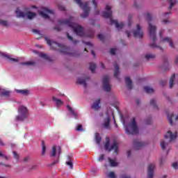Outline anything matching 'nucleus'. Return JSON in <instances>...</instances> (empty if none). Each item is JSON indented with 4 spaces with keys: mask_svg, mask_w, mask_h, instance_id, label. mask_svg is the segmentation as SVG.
Masks as SVG:
<instances>
[{
    "mask_svg": "<svg viewBox=\"0 0 178 178\" xmlns=\"http://www.w3.org/2000/svg\"><path fill=\"white\" fill-rule=\"evenodd\" d=\"M57 6H58L59 10H65V7L62 4H58Z\"/></svg>",
    "mask_w": 178,
    "mask_h": 178,
    "instance_id": "a18cd8bd",
    "label": "nucleus"
},
{
    "mask_svg": "<svg viewBox=\"0 0 178 178\" xmlns=\"http://www.w3.org/2000/svg\"><path fill=\"white\" fill-rule=\"evenodd\" d=\"M100 66L102 69H105V65H104V63H101Z\"/></svg>",
    "mask_w": 178,
    "mask_h": 178,
    "instance_id": "6e6d98bb",
    "label": "nucleus"
},
{
    "mask_svg": "<svg viewBox=\"0 0 178 178\" xmlns=\"http://www.w3.org/2000/svg\"><path fill=\"white\" fill-rule=\"evenodd\" d=\"M33 33H35V34H41L40 31L37 29H33Z\"/></svg>",
    "mask_w": 178,
    "mask_h": 178,
    "instance_id": "864d4df0",
    "label": "nucleus"
},
{
    "mask_svg": "<svg viewBox=\"0 0 178 178\" xmlns=\"http://www.w3.org/2000/svg\"><path fill=\"white\" fill-rule=\"evenodd\" d=\"M134 6H135V8H138V6L137 5V3H134Z\"/></svg>",
    "mask_w": 178,
    "mask_h": 178,
    "instance_id": "e2e57ef3",
    "label": "nucleus"
},
{
    "mask_svg": "<svg viewBox=\"0 0 178 178\" xmlns=\"http://www.w3.org/2000/svg\"><path fill=\"white\" fill-rule=\"evenodd\" d=\"M60 155V146H54L50 153L51 156H59Z\"/></svg>",
    "mask_w": 178,
    "mask_h": 178,
    "instance_id": "a211bd4d",
    "label": "nucleus"
},
{
    "mask_svg": "<svg viewBox=\"0 0 178 178\" xmlns=\"http://www.w3.org/2000/svg\"><path fill=\"white\" fill-rule=\"evenodd\" d=\"M175 80L178 83V74L176 76L175 74L172 75L170 79V88H172L175 85Z\"/></svg>",
    "mask_w": 178,
    "mask_h": 178,
    "instance_id": "4be33fe9",
    "label": "nucleus"
},
{
    "mask_svg": "<svg viewBox=\"0 0 178 178\" xmlns=\"http://www.w3.org/2000/svg\"><path fill=\"white\" fill-rule=\"evenodd\" d=\"M58 26H65L68 27L70 30L74 31L76 35L79 37H83L84 35V29L81 25L74 23V18L73 17H70L68 19H59L58 22Z\"/></svg>",
    "mask_w": 178,
    "mask_h": 178,
    "instance_id": "f03ea898",
    "label": "nucleus"
},
{
    "mask_svg": "<svg viewBox=\"0 0 178 178\" xmlns=\"http://www.w3.org/2000/svg\"><path fill=\"white\" fill-rule=\"evenodd\" d=\"M170 3V8L172 9V6L176 3V0H168Z\"/></svg>",
    "mask_w": 178,
    "mask_h": 178,
    "instance_id": "a19ab883",
    "label": "nucleus"
},
{
    "mask_svg": "<svg viewBox=\"0 0 178 178\" xmlns=\"http://www.w3.org/2000/svg\"><path fill=\"white\" fill-rule=\"evenodd\" d=\"M97 37H98V39H99V40H101V41H104V35H102V34H99V35H97Z\"/></svg>",
    "mask_w": 178,
    "mask_h": 178,
    "instance_id": "8fccbe9b",
    "label": "nucleus"
},
{
    "mask_svg": "<svg viewBox=\"0 0 178 178\" xmlns=\"http://www.w3.org/2000/svg\"><path fill=\"white\" fill-rule=\"evenodd\" d=\"M53 101H54V102H55V104L57 106H61V105L63 104L62 100H60L55 97H53Z\"/></svg>",
    "mask_w": 178,
    "mask_h": 178,
    "instance_id": "393cba45",
    "label": "nucleus"
},
{
    "mask_svg": "<svg viewBox=\"0 0 178 178\" xmlns=\"http://www.w3.org/2000/svg\"><path fill=\"white\" fill-rule=\"evenodd\" d=\"M162 31H160L159 35L161 37V40H160V45H161V47H163V45H165V44H166V42H168L170 45V47L171 48H175V44H173V42L172 41V38H162Z\"/></svg>",
    "mask_w": 178,
    "mask_h": 178,
    "instance_id": "ddd939ff",
    "label": "nucleus"
},
{
    "mask_svg": "<svg viewBox=\"0 0 178 178\" xmlns=\"http://www.w3.org/2000/svg\"><path fill=\"white\" fill-rule=\"evenodd\" d=\"M116 51H118V49H111L110 54L111 55H115V54L116 53Z\"/></svg>",
    "mask_w": 178,
    "mask_h": 178,
    "instance_id": "de8ad7c7",
    "label": "nucleus"
},
{
    "mask_svg": "<svg viewBox=\"0 0 178 178\" xmlns=\"http://www.w3.org/2000/svg\"><path fill=\"white\" fill-rule=\"evenodd\" d=\"M17 112L18 115L15 117L17 122H23V120H26L29 118V112L27 106L23 105L19 106Z\"/></svg>",
    "mask_w": 178,
    "mask_h": 178,
    "instance_id": "39448f33",
    "label": "nucleus"
},
{
    "mask_svg": "<svg viewBox=\"0 0 178 178\" xmlns=\"http://www.w3.org/2000/svg\"><path fill=\"white\" fill-rule=\"evenodd\" d=\"M44 40L47 42V44L48 45H49L52 49H56V51H59L60 52H62L63 54H66V50L67 49L66 48V46H65L63 44H60L56 42H52L48 38H44Z\"/></svg>",
    "mask_w": 178,
    "mask_h": 178,
    "instance_id": "0eeeda50",
    "label": "nucleus"
},
{
    "mask_svg": "<svg viewBox=\"0 0 178 178\" xmlns=\"http://www.w3.org/2000/svg\"><path fill=\"white\" fill-rule=\"evenodd\" d=\"M89 69L91 70L92 73H94V72H95V69H97V65L94 63H90Z\"/></svg>",
    "mask_w": 178,
    "mask_h": 178,
    "instance_id": "f704fd0d",
    "label": "nucleus"
},
{
    "mask_svg": "<svg viewBox=\"0 0 178 178\" xmlns=\"http://www.w3.org/2000/svg\"><path fill=\"white\" fill-rule=\"evenodd\" d=\"M0 145H5V143L0 139Z\"/></svg>",
    "mask_w": 178,
    "mask_h": 178,
    "instance_id": "13d9d810",
    "label": "nucleus"
},
{
    "mask_svg": "<svg viewBox=\"0 0 178 178\" xmlns=\"http://www.w3.org/2000/svg\"><path fill=\"white\" fill-rule=\"evenodd\" d=\"M35 63H34V61H26L21 63L20 65L22 66H33V65H35Z\"/></svg>",
    "mask_w": 178,
    "mask_h": 178,
    "instance_id": "cd10ccee",
    "label": "nucleus"
},
{
    "mask_svg": "<svg viewBox=\"0 0 178 178\" xmlns=\"http://www.w3.org/2000/svg\"><path fill=\"white\" fill-rule=\"evenodd\" d=\"M108 162L110 163V166L112 168H115V166H118V162L116 161V159H112L111 158H108Z\"/></svg>",
    "mask_w": 178,
    "mask_h": 178,
    "instance_id": "b1692460",
    "label": "nucleus"
},
{
    "mask_svg": "<svg viewBox=\"0 0 178 178\" xmlns=\"http://www.w3.org/2000/svg\"><path fill=\"white\" fill-rule=\"evenodd\" d=\"M107 177H109V178H116V175H115V172H110L107 173Z\"/></svg>",
    "mask_w": 178,
    "mask_h": 178,
    "instance_id": "ea45409f",
    "label": "nucleus"
},
{
    "mask_svg": "<svg viewBox=\"0 0 178 178\" xmlns=\"http://www.w3.org/2000/svg\"><path fill=\"white\" fill-rule=\"evenodd\" d=\"M92 54L93 55V56H95V54L94 53V51H92Z\"/></svg>",
    "mask_w": 178,
    "mask_h": 178,
    "instance_id": "69168bd1",
    "label": "nucleus"
},
{
    "mask_svg": "<svg viewBox=\"0 0 178 178\" xmlns=\"http://www.w3.org/2000/svg\"><path fill=\"white\" fill-rule=\"evenodd\" d=\"M67 166H70V169H73V162H72V159L67 157V161L65 162Z\"/></svg>",
    "mask_w": 178,
    "mask_h": 178,
    "instance_id": "c85d7f7f",
    "label": "nucleus"
},
{
    "mask_svg": "<svg viewBox=\"0 0 178 178\" xmlns=\"http://www.w3.org/2000/svg\"><path fill=\"white\" fill-rule=\"evenodd\" d=\"M150 105L153 106L154 108L158 109V104H156V100L152 99L150 100Z\"/></svg>",
    "mask_w": 178,
    "mask_h": 178,
    "instance_id": "473e14b6",
    "label": "nucleus"
},
{
    "mask_svg": "<svg viewBox=\"0 0 178 178\" xmlns=\"http://www.w3.org/2000/svg\"><path fill=\"white\" fill-rule=\"evenodd\" d=\"M88 79V77H79L77 79L76 83L77 84H81V86H83V87H87V83H86V81Z\"/></svg>",
    "mask_w": 178,
    "mask_h": 178,
    "instance_id": "412c9836",
    "label": "nucleus"
},
{
    "mask_svg": "<svg viewBox=\"0 0 178 178\" xmlns=\"http://www.w3.org/2000/svg\"><path fill=\"white\" fill-rule=\"evenodd\" d=\"M124 126L125 133L126 134H128V136H130V134H138V127L137 126V123H136V120L134 118H133L131 122L127 125L124 122Z\"/></svg>",
    "mask_w": 178,
    "mask_h": 178,
    "instance_id": "423d86ee",
    "label": "nucleus"
},
{
    "mask_svg": "<svg viewBox=\"0 0 178 178\" xmlns=\"http://www.w3.org/2000/svg\"><path fill=\"white\" fill-rule=\"evenodd\" d=\"M126 34L128 38L131 37V34H133L135 38H143V37H144V31H143V27H141V25L138 24H136L135 29L132 32L127 31Z\"/></svg>",
    "mask_w": 178,
    "mask_h": 178,
    "instance_id": "6e6552de",
    "label": "nucleus"
},
{
    "mask_svg": "<svg viewBox=\"0 0 178 178\" xmlns=\"http://www.w3.org/2000/svg\"><path fill=\"white\" fill-rule=\"evenodd\" d=\"M10 92L0 87V95H9Z\"/></svg>",
    "mask_w": 178,
    "mask_h": 178,
    "instance_id": "c756f323",
    "label": "nucleus"
},
{
    "mask_svg": "<svg viewBox=\"0 0 178 178\" xmlns=\"http://www.w3.org/2000/svg\"><path fill=\"white\" fill-rule=\"evenodd\" d=\"M15 91L17 94H19V95H23L24 97H27V95H30L31 93L29 89H15Z\"/></svg>",
    "mask_w": 178,
    "mask_h": 178,
    "instance_id": "6ab92c4d",
    "label": "nucleus"
},
{
    "mask_svg": "<svg viewBox=\"0 0 178 178\" xmlns=\"http://www.w3.org/2000/svg\"><path fill=\"white\" fill-rule=\"evenodd\" d=\"M111 116H113V111H108L106 113V117L102 122V127L104 129H106L107 130H109L111 129Z\"/></svg>",
    "mask_w": 178,
    "mask_h": 178,
    "instance_id": "9b49d317",
    "label": "nucleus"
},
{
    "mask_svg": "<svg viewBox=\"0 0 178 178\" xmlns=\"http://www.w3.org/2000/svg\"><path fill=\"white\" fill-rule=\"evenodd\" d=\"M86 44L88 45V47H91V43L90 42H87Z\"/></svg>",
    "mask_w": 178,
    "mask_h": 178,
    "instance_id": "0e129e2a",
    "label": "nucleus"
},
{
    "mask_svg": "<svg viewBox=\"0 0 178 178\" xmlns=\"http://www.w3.org/2000/svg\"><path fill=\"white\" fill-rule=\"evenodd\" d=\"M0 24L1 26H8V22L6 20L0 19Z\"/></svg>",
    "mask_w": 178,
    "mask_h": 178,
    "instance_id": "c03bdc74",
    "label": "nucleus"
},
{
    "mask_svg": "<svg viewBox=\"0 0 178 178\" xmlns=\"http://www.w3.org/2000/svg\"><path fill=\"white\" fill-rule=\"evenodd\" d=\"M0 178H6V177L0 176Z\"/></svg>",
    "mask_w": 178,
    "mask_h": 178,
    "instance_id": "774afa93",
    "label": "nucleus"
},
{
    "mask_svg": "<svg viewBox=\"0 0 178 178\" xmlns=\"http://www.w3.org/2000/svg\"><path fill=\"white\" fill-rule=\"evenodd\" d=\"M0 156L3 159H5L6 161H8L9 159V157L3 154L2 152H0Z\"/></svg>",
    "mask_w": 178,
    "mask_h": 178,
    "instance_id": "79ce46f5",
    "label": "nucleus"
},
{
    "mask_svg": "<svg viewBox=\"0 0 178 178\" xmlns=\"http://www.w3.org/2000/svg\"><path fill=\"white\" fill-rule=\"evenodd\" d=\"M163 23H165V24H166L167 23H169V21H168V20H163Z\"/></svg>",
    "mask_w": 178,
    "mask_h": 178,
    "instance_id": "680f3d73",
    "label": "nucleus"
},
{
    "mask_svg": "<svg viewBox=\"0 0 178 178\" xmlns=\"http://www.w3.org/2000/svg\"><path fill=\"white\" fill-rule=\"evenodd\" d=\"M101 140H102V138H101V136H99V134L96 133L95 134V141L98 145H99V144L101 143Z\"/></svg>",
    "mask_w": 178,
    "mask_h": 178,
    "instance_id": "c9c22d12",
    "label": "nucleus"
},
{
    "mask_svg": "<svg viewBox=\"0 0 178 178\" xmlns=\"http://www.w3.org/2000/svg\"><path fill=\"white\" fill-rule=\"evenodd\" d=\"M146 19L149 22L147 31L149 35L152 40V44H150L152 48H159V49H163L162 47L156 45L155 41H156V26L154 24V20L152 19V15L150 13H147L146 15Z\"/></svg>",
    "mask_w": 178,
    "mask_h": 178,
    "instance_id": "7ed1b4c3",
    "label": "nucleus"
},
{
    "mask_svg": "<svg viewBox=\"0 0 178 178\" xmlns=\"http://www.w3.org/2000/svg\"><path fill=\"white\" fill-rule=\"evenodd\" d=\"M13 154L15 159L18 161L19 160V154H17V153H16V152H13Z\"/></svg>",
    "mask_w": 178,
    "mask_h": 178,
    "instance_id": "49530a36",
    "label": "nucleus"
},
{
    "mask_svg": "<svg viewBox=\"0 0 178 178\" xmlns=\"http://www.w3.org/2000/svg\"><path fill=\"white\" fill-rule=\"evenodd\" d=\"M99 104H101V100L98 99L95 102H94L92 106V108L94 109V111H98V109L101 108V106L99 105Z\"/></svg>",
    "mask_w": 178,
    "mask_h": 178,
    "instance_id": "5701e85b",
    "label": "nucleus"
},
{
    "mask_svg": "<svg viewBox=\"0 0 178 178\" xmlns=\"http://www.w3.org/2000/svg\"><path fill=\"white\" fill-rule=\"evenodd\" d=\"M122 178H130V177H129V176H127V175H124V176H122Z\"/></svg>",
    "mask_w": 178,
    "mask_h": 178,
    "instance_id": "052dcab7",
    "label": "nucleus"
},
{
    "mask_svg": "<svg viewBox=\"0 0 178 178\" xmlns=\"http://www.w3.org/2000/svg\"><path fill=\"white\" fill-rule=\"evenodd\" d=\"M115 70H114V77H119L120 72H119V66L118 65H114Z\"/></svg>",
    "mask_w": 178,
    "mask_h": 178,
    "instance_id": "bb28decb",
    "label": "nucleus"
},
{
    "mask_svg": "<svg viewBox=\"0 0 178 178\" xmlns=\"http://www.w3.org/2000/svg\"><path fill=\"white\" fill-rule=\"evenodd\" d=\"M67 37L68 40H70V41H73V38L69 34V33H67Z\"/></svg>",
    "mask_w": 178,
    "mask_h": 178,
    "instance_id": "3c124183",
    "label": "nucleus"
},
{
    "mask_svg": "<svg viewBox=\"0 0 178 178\" xmlns=\"http://www.w3.org/2000/svg\"><path fill=\"white\" fill-rule=\"evenodd\" d=\"M39 15L43 17V19H49L51 15H54L55 12L54 10L49 8V7H41L39 10Z\"/></svg>",
    "mask_w": 178,
    "mask_h": 178,
    "instance_id": "9d476101",
    "label": "nucleus"
},
{
    "mask_svg": "<svg viewBox=\"0 0 178 178\" xmlns=\"http://www.w3.org/2000/svg\"><path fill=\"white\" fill-rule=\"evenodd\" d=\"M175 63L178 65V56L175 58Z\"/></svg>",
    "mask_w": 178,
    "mask_h": 178,
    "instance_id": "4d7b16f0",
    "label": "nucleus"
},
{
    "mask_svg": "<svg viewBox=\"0 0 178 178\" xmlns=\"http://www.w3.org/2000/svg\"><path fill=\"white\" fill-rule=\"evenodd\" d=\"M125 83L128 87V88H129L131 90V88H132L133 85L131 84V79H130L129 77H127L125 79Z\"/></svg>",
    "mask_w": 178,
    "mask_h": 178,
    "instance_id": "a878e982",
    "label": "nucleus"
},
{
    "mask_svg": "<svg viewBox=\"0 0 178 178\" xmlns=\"http://www.w3.org/2000/svg\"><path fill=\"white\" fill-rule=\"evenodd\" d=\"M106 143L104 146L105 150L106 151H112L113 149L115 151V152H116V154H118V144L116 143V142H114L112 145H110L109 144V138H106Z\"/></svg>",
    "mask_w": 178,
    "mask_h": 178,
    "instance_id": "f8f14e48",
    "label": "nucleus"
},
{
    "mask_svg": "<svg viewBox=\"0 0 178 178\" xmlns=\"http://www.w3.org/2000/svg\"><path fill=\"white\" fill-rule=\"evenodd\" d=\"M177 137V132L168 131L164 135V139L160 141V145L161 147V149H166V148H168V146L169 145V143L173 141L174 140H176Z\"/></svg>",
    "mask_w": 178,
    "mask_h": 178,
    "instance_id": "20e7f679",
    "label": "nucleus"
},
{
    "mask_svg": "<svg viewBox=\"0 0 178 178\" xmlns=\"http://www.w3.org/2000/svg\"><path fill=\"white\" fill-rule=\"evenodd\" d=\"M127 156H130V154H131V152L129 150L127 152Z\"/></svg>",
    "mask_w": 178,
    "mask_h": 178,
    "instance_id": "bf43d9fd",
    "label": "nucleus"
},
{
    "mask_svg": "<svg viewBox=\"0 0 178 178\" xmlns=\"http://www.w3.org/2000/svg\"><path fill=\"white\" fill-rule=\"evenodd\" d=\"M134 147L136 149H140V148H141V147H143V143L137 140V141L134 142Z\"/></svg>",
    "mask_w": 178,
    "mask_h": 178,
    "instance_id": "2f4dec72",
    "label": "nucleus"
},
{
    "mask_svg": "<svg viewBox=\"0 0 178 178\" xmlns=\"http://www.w3.org/2000/svg\"><path fill=\"white\" fill-rule=\"evenodd\" d=\"M172 167L174 168V169H178V163H174L172 164Z\"/></svg>",
    "mask_w": 178,
    "mask_h": 178,
    "instance_id": "603ef678",
    "label": "nucleus"
},
{
    "mask_svg": "<svg viewBox=\"0 0 178 178\" xmlns=\"http://www.w3.org/2000/svg\"><path fill=\"white\" fill-rule=\"evenodd\" d=\"M0 57L8 59V60H10L11 63H17L18 62H20V57L13 58V56H9L1 51H0Z\"/></svg>",
    "mask_w": 178,
    "mask_h": 178,
    "instance_id": "2eb2a0df",
    "label": "nucleus"
},
{
    "mask_svg": "<svg viewBox=\"0 0 178 178\" xmlns=\"http://www.w3.org/2000/svg\"><path fill=\"white\" fill-rule=\"evenodd\" d=\"M154 170H155V163H149L147 166V178H154Z\"/></svg>",
    "mask_w": 178,
    "mask_h": 178,
    "instance_id": "f3484780",
    "label": "nucleus"
},
{
    "mask_svg": "<svg viewBox=\"0 0 178 178\" xmlns=\"http://www.w3.org/2000/svg\"><path fill=\"white\" fill-rule=\"evenodd\" d=\"M76 131H83L84 129H83L82 125H77L76 128Z\"/></svg>",
    "mask_w": 178,
    "mask_h": 178,
    "instance_id": "37998d69",
    "label": "nucleus"
},
{
    "mask_svg": "<svg viewBox=\"0 0 178 178\" xmlns=\"http://www.w3.org/2000/svg\"><path fill=\"white\" fill-rule=\"evenodd\" d=\"M54 29L56 30L57 31H60L61 30L60 26H56Z\"/></svg>",
    "mask_w": 178,
    "mask_h": 178,
    "instance_id": "5fc2aeb1",
    "label": "nucleus"
},
{
    "mask_svg": "<svg viewBox=\"0 0 178 178\" xmlns=\"http://www.w3.org/2000/svg\"><path fill=\"white\" fill-rule=\"evenodd\" d=\"M76 3L79 5L81 9L83 10L81 14V17H87L90 13V7H88V2H81V0H74Z\"/></svg>",
    "mask_w": 178,
    "mask_h": 178,
    "instance_id": "1a4fd4ad",
    "label": "nucleus"
},
{
    "mask_svg": "<svg viewBox=\"0 0 178 178\" xmlns=\"http://www.w3.org/2000/svg\"><path fill=\"white\" fill-rule=\"evenodd\" d=\"M102 82H103V90L106 92H109L112 88V86H111V83H109V76H104L103 77Z\"/></svg>",
    "mask_w": 178,
    "mask_h": 178,
    "instance_id": "dca6fc26",
    "label": "nucleus"
},
{
    "mask_svg": "<svg viewBox=\"0 0 178 178\" xmlns=\"http://www.w3.org/2000/svg\"><path fill=\"white\" fill-rule=\"evenodd\" d=\"M67 109L72 115V118H74V119H77V113L76 112V109L72 108V106H70V105L67 106Z\"/></svg>",
    "mask_w": 178,
    "mask_h": 178,
    "instance_id": "aec40b11",
    "label": "nucleus"
},
{
    "mask_svg": "<svg viewBox=\"0 0 178 178\" xmlns=\"http://www.w3.org/2000/svg\"><path fill=\"white\" fill-rule=\"evenodd\" d=\"M104 159H105V156H104V154H102V155L99 156L98 161H99V162H102V161H104Z\"/></svg>",
    "mask_w": 178,
    "mask_h": 178,
    "instance_id": "09e8293b",
    "label": "nucleus"
},
{
    "mask_svg": "<svg viewBox=\"0 0 178 178\" xmlns=\"http://www.w3.org/2000/svg\"><path fill=\"white\" fill-rule=\"evenodd\" d=\"M40 58H42V59H44V60H49V56L44 53H40L39 54Z\"/></svg>",
    "mask_w": 178,
    "mask_h": 178,
    "instance_id": "72a5a7b5",
    "label": "nucleus"
},
{
    "mask_svg": "<svg viewBox=\"0 0 178 178\" xmlns=\"http://www.w3.org/2000/svg\"><path fill=\"white\" fill-rule=\"evenodd\" d=\"M144 90L145 91V92H147V94H152V92H154V88L149 87V86H145L144 88Z\"/></svg>",
    "mask_w": 178,
    "mask_h": 178,
    "instance_id": "7c9ffc66",
    "label": "nucleus"
},
{
    "mask_svg": "<svg viewBox=\"0 0 178 178\" xmlns=\"http://www.w3.org/2000/svg\"><path fill=\"white\" fill-rule=\"evenodd\" d=\"M133 19V17L131 15H128V27L131 26V24H133V22L131 21V19Z\"/></svg>",
    "mask_w": 178,
    "mask_h": 178,
    "instance_id": "58836bf2",
    "label": "nucleus"
},
{
    "mask_svg": "<svg viewBox=\"0 0 178 178\" xmlns=\"http://www.w3.org/2000/svg\"><path fill=\"white\" fill-rule=\"evenodd\" d=\"M79 42L77 40L74 41V44H77Z\"/></svg>",
    "mask_w": 178,
    "mask_h": 178,
    "instance_id": "338daca9",
    "label": "nucleus"
},
{
    "mask_svg": "<svg viewBox=\"0 0 178 178\" xmlns=\"http://www.w3.org/2000/svg\"><path fill=\"white\" fill-rule=\"evenodd\" d=\"M15 13L17 15V17H27V19H34V17L35 16V13H34L29 12L26 14L19 10H17Z\"/></svg>",
    "mask_w": 178,
    "mask_h": 178,
    "instance_id": "4468645a",
    "label": "nucleus"
},
{
    "mask_svg": "<svg viewBox=\"0 0 178 178\" xmlns=\"http://www.w3.org/2000/svg\"><path fill=\"white\" fill-rule=\"evenodd\" d=\"M92 5L95 8V15H101V16H103V17H105L106 19H109L110 20V24H114L117 29L122 30L123 29L124 24L123 22H118V20L113 19L112 18V6L109 4L106 5L105 11L102 13H99V10L97 9V7L98 6V2L97 0H92Z\"/></svg>",
    "mask_w": 178,
    "mask_h": 178,
    "instance_id": "f257e3e1",
    "label": "nucleus"
},
{
    "mask_svg": "<svg viewBox=\"0 0 178 178\" xmlns=\"http://www.w3.org/2000/svg\"><path fill=\"white\" fill-rule=\"evenodd\" d=\"M47 151V147L45 146V143L44 141L42 142V155H45V152Z\"/></svg>",
    "mask_w": 178,
    "mask_h": 178,
    "instance_id": "e433bc0d",
    "label": "nucleus"
},
{
    "mask_svg": "<svg viewBox=\"0 0 178 178\" xmlns=\"http://www.w3.org/2000/svg\"><path fill=\"white\" fill-rule=\"evenodd\" d=\"M145 59H147V60L149 59H154V58H155V54H147L145 56Z\"/></svg>",
    "mask_w": 178,
    "mask_h": 178,
    "instance_id": "4c0bfd02",
    "label": "nucleus"
}]
</instances>
